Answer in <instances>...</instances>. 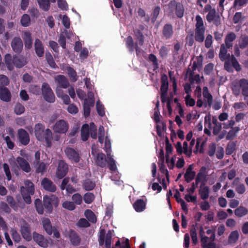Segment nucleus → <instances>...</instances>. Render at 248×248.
<instances>
[{"instance_id": "1", "label": "nucleus", "mask_w": 248, "mask_h": 248, "mask_svg": "<svg viewBox=\"0 0 248 248\" xmlns=\"http://www.w3.org/2000/svg\"><path fill=\"white\" fill-rule=\"evenodd\" d=\"M104 150L106 152L107 159L105 157V155L102 153L98 152V150L95 146L92 147V154L95 157V162L96 164L101 167L105 166L107 162L109 166L110 170L113 171V173L116 174L117 178H119V175L117 173V167L115 163V161L111 155V142L108 137L106 136L105 137Z\"/></svg>"}, {"instance_id": "2", "label": "nucleus", "mask_w": 248, "mask_h": 248, "mask_svg": "<svg viewBox=\"0 0 248 248\" xmlns=\"http://www.w3.org/2000/svg\"><path fill=\"white\" fill-rule=\"evenodd\" d=\"M34 133L38 140L45 142L47 147L51 146L53 138L52 133L49 129L45 130L43 124H37L34 126Z\"/></svg>"}, {"instance_id": "3", "label": "nucleus", "mask_w": 248, "mask_h": 248, "mask_svg": "<svg viewBox=\"0 0 248 248\" xmlns=\"http://www.w3.org/2000/svg\"><path fill=\"white\" fill-rule=\"evenodd\" d=\"M5 63L9 70H12L15 65L16 67L20 68L25 65L26 63L25 58L20 56L14 57L12 59L11 55L7 54L4 58Z\"/></svg>"}, {"instance_id": "4", "label": "nucleus", "mask_w": 248, "mask_h": 248, "mask_svg": "<svg viewBox=\"0 0 248 248\" xmlns=\"http://www.w3.org/2000/svg\"><path fill=\"white\" fill-rule=\"evenodd\" d=\"M25 187H21V192L24 201L29 204L31 202V195L34 194V185L28 180L25 181Z\"/></svg>"}, {"instance_id": "5", "label": "nucleus", "mask_w": 248, "mask_h": 248, "mask_svg": "<svg viewBox=\"0 0 248 248\" xmlns=\"http://www.w3.org/2000/svg\"><path fill=\"white\" fill-rule=\"evenodd\" d=\"M89 133H90L91 137L92 138H96V128L93 123L90 124V126L87 124H85L82 126L81 135V139L83 141H86L88 140Z\"/></svg>"}, {"instance_id": "6", "label": "nucleus", "mask_w": 248, "mask_h": 248, "mask_svg": "<svg viewBox=\"0 0 248 248\" xmlns=\"http://www.w3.org/2000/svg\"><path fill=\"white\" fill-rule=\"evenodd\" d=\"M59 199L54 195H46L44 197V205L48 213H50L52 210L53 205L57 206Z\"/></svg>"}, {"instance_id": "7", "label": "nucleus", "mask_w": 248, "mask_h": 248, "mask_svg": "<svg viewBox=\"0 0 248 248\" xmlns=\"http://www.w3.org/2000/svg\"><path fill=\"white\" fill-rule=\"evenodd\" d=\"M93 96V93L91 91H89L88 93V98H86L84 100L83 109L84 115L85 117L90 115L91 107L93 105L94 102Z\"/></svg>"}, {"instance_id": "8", "label": "nucleus", "mask_w": 248, "mask_h": 248, "mask_svg": "<svg viewBox=\"0 0 248 248\" xmlns=\"http://www.w3.org/2000/svg\"><path fill=\"white\" fill-rule=\"evenodd\" d=\"M42 92L44 99L48 102H54L55 101V95L49 86L46 83H43L42 86Z\"/></svg>"}, {"instance_id": "9", "label": "nucleus", "mask_w": 248, "mask_h": 248, "mask_svg": "<svg viewBox=\"0 0 248 248\" xmlns=\"http://www.w3.org/2000/svg\"><path fill=\"white\" fill-rule=\"evenodd\" d=\"M105 231L104 230H101L100 232V236L99 239V245L102 246L104 244L105 241V248H110L111 243V237L112 233L110 231H109L106 234L105 238L104 237Z\"/></svg>"}, {"instance_id": "10", "label": "nucleus", "mask_w": 248, "mask_h": 248, "mask_svg": "<svg viewBox=\"0 0 248 248\" xmlns=\"http://www.w3.org/2000/svg\"><path fill=\"white\" fill-rule=\"evenodd\" d=\"M68 127V124L65 121L60 120L55 123L53 130L55 133L64 134L67 131Z\"/></svg>"}, {"instance_id": "11", "label": "nucleus", "mask_w": 248, "mask_h": 248, "mask_svg": "<svg viewBox=\"0 0 248 248\" xmlns=\"http://www.w3.org/2000/svg\"><path fill=\"white\" fill-rule=\"evenodd\" d=\"M232 66L237 71H239L241 69L240 65L239 64L236 59L232 56L228 59L224 65L225 69L229 72L232 71Z\"/></svg>"}, {"instance_id": "12", "label": "nucleus", "mask_w": 248, "mask_h": 248, "mask_svg": "<svg viewBox=\"0 0 248 248\" xmlns=\"http://www.w3.org/2000/svg\"><path fill=\"white\" fill-rule=\"evenodd\" d=\"M200 236L202 246L204 248H216V245L213 239L204 235L202 229L200 230Z\"/></svg>"}, {"instance_id": "13", "label": "nucleus", "mask_w": 248, "mask_h": 248, "mask_svg": "<svg viewBox=\"0 0 248 248\" xmlns=\"http://www.w3.org/2000/svg\"><path fill=\"white\" fill-rule=\"evenodd\" d=\"M6 132L8 135L6 136L5 134H2V137L5 140L8 147L12 149L14 147V143L13 141L15 138L14 131L12 128H8L6 129Z\"/></svg>"}, {"instance_id": "14", "label": "nucleus", "mask_w": 248, "mask_h": 248, "mask_svg": "<svg viewBox=\"0 0 248 248\" xmlns=\"http://www.w3.org/2000/svg\"><path fill=\"white\" fill-rule=\"evenodd\" d=\"M67 172V165L63 161H60L56 172L57 177L59 179H61L66 175Z\"/></svg>"}, {"instance_id": "15", "label": "nucleus", "mask_w": 248, "mask_h": 248, "mask_svg": "<svg viewBox=\"0 0 248 248\" xmlns=\"http://www.w3.org/2000/svg\"><path fill=\"white\" fill-rule=\"evenodd\" d=\"M33 239L40 246L43 248H46L48 245L47 239L41 234L36 232L33 233Z\"/></svg>"}, {"instance_id": "16", "label": "nucleus", "mask_w": 248, "mask_h": 248, "mask_svg": "<svg viewBox=\"0 0 248 248\" xmlns=\"http://www.w3.org/2000/svg\"><path fill=\"white\" fill-rule=\"evenodd\" d=\"M11 46L16 52H20L23 48V43L20 37H16L13 39Z\"/></svg>"}, {"instance_id": "17", "label": "nucleus", "mask_w": 248, "mask_h": 248, "mask_svg": "<svg viewBox=\"0 0 248 248\" xmlns=\"http://www.w3.org/2000/svg\"><path fill=\"white\" fill-rule=\"evenodd\" d=\"M64 152L67 157L71 160L75 162H78L79 161L78 154L74 149L71 148H66Z\"/></svg>"}, {"instance_id": "18", "label": "nucleus", "mask_w": 248, "mask_h": 248, "mask_svg": "<svg viewBox=\"0 0 248 248\" xmlns=\"http://www.w3.org/2000/svg\"><path fill=\"white\" fill-rule=\"evenodd\" d=\"M18 136L20 142L23 145H27L30 141V138L28 133L23 129H20L18 131Z\"/></svg>"}, {"instance_id": "19", "label": "nucleus", "mask_w": 248, "mask_h": 248, "mask_svg": "<svg viewBox=\"0 0 248 248\" xmlns=\"http://www.w3.org/2000/svg\"><path fill=\"white\" fill-rule=\"evenodd\" d=\"M41 186L46 190L54 192L56 190V186L53 183L47 178H44L41 182Z\"/></svg>"}, {"instance_id": "20", "label": "nucleus", "mask_w": 248, "mask_h": 248, "mask_svg": "<svg viewBox=\"0 0 248 248\" xmlns=\"http://www.w3.org/2000/svg\"><path fill=\"white\" fill-rule=\"evenodd\" d=\"M22 37L24 41L25 46L27 48H30L32 46V40L31 32L26 31L23 32Z\"/></svg>"}, {"instance_id": "21", "label": "nucleus", "mask_w": 248, "mask_h": 248, "mask_svg": "<svg viewBox=\"0 0 248 248\" xmlns=\"http://www.w3.org/2000/svg\"><path fill=\"white\" fill-rule=\"evenodd\" d=\"M49 163L43 162H33V165L35 169V171L38 173L43 174L46 170L47 166Z\"/></svg>"}, {"instance_id": "22", "label": "nucleus", "mask_w": 248, "mask_h": 248, "mask_svg": "<svg viewBox=\"0 0 248 248\" xmlns=\"http://www.w3.org/2000/svg\"><path fill=\"white\" fill-rule=\"evenodd\" d=\"M65 236L69 238L71 243L73 245H78L80 242V239L77 233L72 231L69 230L65 234Z\"/></svg>"}, {"instance_id": "23", "label": "nucleus", "mask_w": 248, "mask_h": 248, "mask_svg": "<svg viewBox=\"0 0 248 248\" xmlns=\"http://www.w3.org/2000/svg\"><path fill=\"white\" fill-rule=\"evenodd\" d=\"M21 232L25 239L29 241L31 239V235L30 232L29 225L26 223H23L21 227Z\"/></svg>"}, {"instance_id": "24", "label": "nucleus", "mask_w": 248, "mask_h": 248, "mask_svg": "<svg viewBox=\"0 0 248 248\" xmlns=\"http://www.w3.org/2000/svg\"><path fill=\"white\" fill-rule=\"evenodd\" d=\"M16 161L20 168L24 171L29 172L31 170L29 163L24 158L18 157L16 158Z\"/></svg>"}, {"instance_id": "25", "label": "nucleus", "mask_w": 248, "mask_h": 248, "mask_svg": "<svg viewBox=\"0 0 248 248\" xmlns=\"http://www.w3.org/2000/svg\"><path fill=\"white\" fill-rule=\"evenodd\" d=\"M42 225L46 232L48 235H51L52 234V228L53 227H52L50 220L47 218H43L41 220Z\"/></svg>"}, {"instance_id": "26", "label": "nucleus", "mask_w": 248, "mask_h": 248, "mask_svg": "<svg viewBox=\"0 0 248 248\" xmlns=\"http://www.w3.org/2000/svg\"><path fill=\"white\" fill-rule=\"evenodd\" d=\"M210 193L209 187L203 184L200 187L199 194L202 200H206L208 198Z\"/></svg>"}, {"instance_id": "27", "label": "nucleus", "mask_w": 248, "mask_h": 248, "mask_svg": "<svg viewBox=\"0 0 248 248\" xmlns=\"http://www.w3.org/2000/svg\"><path fill=\"white\" fill-rule=\"evenodd\" d=\"M133 206L137 212H141L145 209L146 203L143 200L139 199L135 202Z\"/></svg>"}, {"instance_id": "28", "label": "nucleus", "mask_w": 248, "mask_h": 248, "mask_svg": "<svg viewBox=\"0 0 248 248\" xmlns=\"http://www.w3.org/2000/svg\"><path fill=\"white\" fill-rule=\"evenodd\" d=\"M0 98L2 100L6 102L10 100L11 94L7 88L0 87Z\"/></svg>"}, {"instance_id": "29", "label": "nucleus", "mask_w": 248, "mask_h": 248, "mask_svg": "<svg viewBox=\"0 0 248 248\" xmlns=\"http://www.w3.org/2000/svg\"><path fill=\"white\" fill-rule=\"evenodd\" d=\"M212 124L211 116L210 114H207L204 118V132L208 135L211 134L210 129L212 128Z\"/></svg>"}, {"instance_id": "30", "label": "nucleus", "mask_w": 248, "mask_h": 248, "mask_svg": "<svg viewBox=\"0 0 248 248\" xmlns=\"http://www.w3.org/2000/svg\"><path fill=\"white\" fill-rule=\"evenodd\" d=\"M195 176V172L193 171V167L192 165H190L186 169L185 174V178L187 182L192 181Z\"/></svg>"}, {"instance_id": "31", "label": "nucleus", "mask_w": 248, "mask_h": 248, "mask_svg": "<svg viewBox=\"0 0 248 248\" xmlns=\"http://www.w3.org/2000/svg\"><path fill=\"white\" fill-rule=\"evenodd\" d=\"M35 52L38 57H42L44 52V47L41 42L39 39H36L34 44Z\"/></svg>"}, {"instance_id": "32", "label": "nucleus", "mask_w": 248, "mask_h": 248, "mask_svg": "<svg viewBox=\"0 0 248 248\" xmlns=\"http://www.w3.org/2000/svg\"><path fill=\"white\" fill-rule=\"evenodd\" d=\"M239 182V179L237 178L235 179L232 185L235 187V190L237 193L242 194H243L246 191V188L244 184H237Z\"/></svg>"}, {"instance_id": "33", "label": "nucleus", "mask_w": 248, "mask_h": 248, "mask_svg": "<svg viewBox=\"0 0 248 248\" xmlns=\"http://www.w3.org/2000/svg\"><path fill=\"white\" fill-rule=\"evenodd\" d=\"M55 80L63 88H66L69 83L66 78L62 75H58L55 77Z\"/></svg>"}, {"instance_id": "34", "label": "nucleus", "mask_w": 248, "mask_h": 248, "mask_svg": "<svg viewBox=\"0 0 248 248\" xmlns=\"http://www.w3.org/2000/svg\"><path fill=\"white\" fill-rule=\"evenodd\" d=\"M56 92L58 97L61 98L65 104H68L70 103V100L69 96L66 94H63L60 87H58L56 88Z\"/></svg>"}, {"instance_id": "35", "label": "nucleus", "mask_w": 248, "mask_h": 248, "mask_svg": "<svg viewBox=\"0 0 248 248\" xmlns=\"http://www.w3.org/2000/svg\"><path fill=\"white\" fill-rule=\"evenodd\" d=\"M236 38V35L232 32L228 34L225 38V46L227 48H230L232 46V42Z\"/></svg>"}, {"instance_id": "36", "label": "nucleus", "mask_w": 248, "mask_h": 248, "mask_svg": "<svg viewBox=\"0 0 248 248\" xmlns=\"http://www.w3.org/2000/svg\"><path fill=\"white\" fill-rule=\"evenodd\" d=\"M64 35H65L68 38H71L72 36H74L72 32H64L60 35L59 42L63 48H65L66 45Z\"/></svg>"}, {"instance_id": "37", "label": "nucleus", "mask_w": 248, "mask_h": 248, "mask_svg": "<svg viewBox=\"0 0 248 248\" xmlns=\"http://www.w3.org/2000/svg\"><path fill=\"white\" fill-rule=\"evenodd\" d=\"M239 85L242 88L243 94L248 96V81L245 79H242L240 80Z\"/></svg>"}, {"instance_id": "38", "label": "nucleus", "mask_w": 248, "mask_h": 248, "mask_svg": "<svg viewBox=\"0 0 248 248\" xmlns=\"http://www.w3.org/2000/svg\"><path fill=\"white\" fill-rule=\"evenodd\" d=\"M205 29H196L195 39L197 41L202 42L204 38Z\"/></svg>"}, {"instance_id": "39", "label": "nucleus", "mask_w": 248, "mask_h": 248, "mask_svg": "<svg viewBox=\"0 0 248 248\" xmlns=\"http://www.w3.org/2000/svg\"><path fill=\"white\" fill-rule=\"evenodd\" d=\"M62 207L64 209L69 211H73L76 209V205L74 203L68 201H63L62 202Z\"/></svg>"}, {"instance_id": "40", "label": "nucleus", "mask_w": 248, "mask_h": 248, "mask_svg": "<svg viewBox=\"0 0 248 248\" xmlns=\"http://www.w3.org/2000/svg\"><path fill=\"white\" fill-rule=\"evenodd\" d=\"M248 213V209L243 206H240L234 211L235 215L238 217H242L247 215Z\"/></svg>"}, {"instance_id": "41", "label": "nucleus", "mask_w": 248, "mask_h": 248, "mask_svg": "<svg viewBox=\"0 0 248 248\" xmlns=\"http://www.w3.org/2000/svg\"><path fill=\"white\" fill-rule=\"evenodd\" d=\"M168 89V83H162L161 87V99L162 102H164L166 100L167 93Z\"/></svg>"}, {"instance_id": "42", "label": "nucleus", "mask_w": 248, "mask_h": 248, "mask_svg": "<svg viewBox=\"0 0 248 248\" xmlns=\"http://www.w3.org/2000/svg\"><path fill=\"white\" fill-rule=\"evenodd\" d=\"M40 7L44 11H46L49 7V1L55 2V0H37Z\"/></svg>"}, {"instance_id": "43", "label": "nucleus", "mask_w": 248, "mask_h": 248, "mask_svg": "<svg viewBox=\"0 0 248 248\" xmlns=\"http://www.w3.org/2000/svg\"><path fill=\"white\" fill-rule=\"evenodd\" d=\"M86 218L92 223H95L96 221V218L94 213L90 210H87L84 213Z\"/></svg>"}, {"instance_id": "44", "label": "nucleus", "mask_w": 248, "mask_h": 248, "mask_svg": "<svg viewBox=\"0 0 248 248\" xmlns=\"http://www.w3.org/2000/svg\"><path fill=\"white\" fill-rule=\"evenodd\" d=\"M239 237V233L237 231H235L232 232L228 238V242L230 244L235 243L238 240Z\"/></svg>"}, {"instance_id": "45", "label": "nucleus", "mask_w": 248, "mask_h": 248, "mask_svg": "<svg viewBox=\"0 0 248 248\" xmlns=\"http://www.w3.org/2000/svg\"><path fill=\"white\" fill-rule=\"evenodd\" d=\"M95 183L90 179H87L84 181L83 186L86 190H91L95 186Z\"/></svg>"}, {"instance_id": "46", "label": "nucleus", "mask_w": 248, "mask_h": 248, "mask_svg": "<svg viewBox=\"0 0 248 248\" xmlns=\"http://www.w3.org/2000/svg\"><path fill=\"white\" fill-rule=\"evenodd\" d=\"M20 22L22 26L28 27L31 23V19L29 16L27 14H24L22 16Z\"/></svg>"}, {"instance_id": "47", "label": "nucleus", "mask_w": 248, "mask_h": 248, "mask_svg": "<svg viewBox=\"0 0 248 248\" xmlns=\"http://www.w3.org/2000/svg\"><path fill=\"white\" fill-rule=\"evenodd\" d=\"M203 95L209 105H210L212 101V96L209 93L207 87H204L203 88Z\"/></svg>"}, {"instance_id": "48", "label": "nucleus", "mask_w": 248, "mask_h": 248, "mask_svg": "<svg viewBox=\"0 0 248 248\" xmlns=\"http://www.w3.org/2000/svg\"><path fill=\"white\" fill-rule=\"evenodd\" d=\"M156 124H157L156 126V128L157 133L158 135L159 136L161 137V136H162L164 131L166 129V125H165V123L163 122L156 123Z\"/></svg>"}, {"instance_id": "49", "label": "nucleus", "mask_w": 248, "mask_h": 248, "mask_svg": "<svg viewBox=\"0 0 248 248\" xmlns=\"http://www.w3.org/2000/svg\"><path fill=\"white\" fill-rule=\"evenodd\" d=\"M172 28L170 25L165 26L163 30V34L167 38H169L172 34Z\"/></svg>"}, {"instance_id": "50", "label": "nucleus", "mask_w": 248, "mask_h": 248, "mask_svg": "<svg viewBox=\"0 0 248 248\" xmlns=\"http://www.w3.org/2000/svg\"><path fill=\"white\" fill-rule=\"evenodd\" d=\"M159 101H157L156 104V108L155 109V112L154 114V121L156 122V123H158L160 122H162L160 120V113L159 112L158 108L159 106Z\"/></svg>"}, {"instance_id": "51", "label": "nucleus", "mask_w": 248, "mask_h": 248, "mask_svg": "<svg viewBox=\"0 0 248 248\" xmlns=\"http://www.w3.org/2000/svg\"><path fill=\"white\" fill-rule=\"evenodd\" d=\"M72 199L75 205H80L82 202V197L81 195L78 193L74 194L72 196Z\"/></svg>"}, {"instance_id": "52", "label": "nucleus", "mask_w": 248, "mask_h": 248, "mask_svg": "<svg viewBox=\"0 0 248 248\" xmlns=\"http://www.w3.org/2000/svg\"><path fill=\"white\" fill-rule=\"evenodd\" d=\"M227 49L225 48L224 44H222L220 47L219 58L222 61L225 60L227 58Z\"/></svg>"}, {"instance_id": "53", "label": "nucleus", "mask_w": 248, "mask_h": 248, "mask_svg": "<svg viewBox=\"0 0 248 248\" xmlns=\"http://www.w3.org/2000/svg\"><path fill=\"white\" fill-rule=\"evenodd\" d=\"M96 107L98 114L100 116H103L105 115L104 108L99 101H97Z\"/></svg>"}, {"instance_id": "54", "label": "nucleus", "mask_w": 248, "mask_h": 248, "mask_svg": "<svg viewBox=\"0 0 248 248\" xmlns=\"http://www.w3.org/2000/svg\"><path fill=\"white\" fill-rule=\"evenodd\" d=\"M196 29H205V28L203 26V20L200 16H196Z\"/></svg>"}, {"instance_id": "55", "label": "nucleus", "mask_w": 248, "mask_h": 248, "mask_svg": "<svg viewBox=\"0 0 248 248\" xmlns=\"http://www.w3.org/2000/svg\"><path fill=\"white\" fill-rule=\"evenodd\" d=\"M60 17L62 19V23L65 28L69 29L70 26V22L68 16L66 15H60Z\"/></svg>"}, {"instance_id": "56", "label": "nucleus", "mask_w": 248, "mask_h": 248, "mask_svg": "<svg viewBox=\"0 0 248 248\" xmlns=\"http://www.w3.org/2000/svg\"><path fill=\"white\" fill-rule=\"evenodd\" d=\"M239 46L240 48H244L248 45V37L247 36H242L239 41Z\"/></svg>"}, {"instance_id": "57", "label": "nucleus", "mask_w": 248, "mask_h": 248, "mask_svg": "<svg viewBox=\"0 0 248 248\" xmlns=\"http://www.w3.org/2000/svg\"><path fill=\"white\" fill-rule=\"evenodd\" d=\"M94 197L93 193H87L84 196L83 199L84 202L87 203H91L94 200Z\"/></svg>"}, {"instance_id": "58", "label": "nucleus", "mask_w": 248, "mask_h": 248, "mask_svg": "<svg viewBox=\"0 0 248 248\" xmlns=\"http://www.w3.org/2000/svg\"><path fill=\"white\" fill-rule=\"evenodd\" d=\"M186 104L187 106L192 107L195 104L194 99L191 97L189 94H187L185 97Z\"/></svg>"}, {"instance_id": "59", "label": "nucleus", "mask_w": 248, "mask_h": 248, "mask_svg": "<svg viewBox=\"0 0 248 248\" xmlns=\"http://www.w3.org/2000/svg\"><path fill=\"white\" fill-rule=\"evenodd\" d=\"M248 0H235L233 6L235 8L239 9L241 7L244 6L248 2Z\"/></svg>"}, {"instance_id": "60", "label": "nucleus", "mask_w": 248, "mask_h": 248, "mask_svg": "<svg viewBox=\"0 0 248 248\" xmlns=\"http://www.w3.org/2000/svg\"><path fill=\"white\" fill-rule=\"evenodd\" d=\"M35 205L37 212L40 214H42L43 213V208L41 201L39 199H36L35 201Z\"/></svg>"}, {"instance_id": "61", "label": "nucleus", "mask_w": 248, "mask_h": 248, "mask_svg": "<svg viewBox=\"0 0 248 248\" xmlns=\"http://www.w3.org/2000/svg\"><path fill=\"white\" fill-rule=\"evenodd\" d=\"M98 141L100 143H103L105 136V130L103 126H100L99 127Z\"/></svg>"}, {"instance_id": "62", "label": "nucleus", "mask_w": 248, "mask_h": 248, "mask_svg": "<svg viewBox=\"0 0 248 248\" xmlns=\"http://www.w3.org/2000/svg\"><path fill=\"white\" fill-rule=\"evenodd\" d=\"M67 73L69 76L70 77L71 79L74 81L77 80V73L76 71L71 67H68L67 69Z\"/></svg>"}, {"instance_id": "63", "label": "nucleus", "mask_w": 248, "mask_h": 248, "mask_svg": "<svg viewBox=\"0 0 248 248\" xmlns=\"http://www.w3.org/2000/svg\"><path fill=\"white\" fill-rule=\"evenodd\" d=\"M215 17L216 11L215 9H211L207 15L206 19L208 21L212 22L215 19Z\"/></svg>"}, {"instance_id": "64", "label": "nucleus", "mask_w": 248, "mask_h": 248, "mask_svg": "<svg viewBox=\"0 0 248 248\" xmlns=\"http://www.w3.org/2000/svg\"><path fill=\"white\" fill-rule=\"evenodd\" d=\"M24 107L20 104H17L15 108V111L16 114L20 115L24 112Z\"/></svg>"}]
</instances>
